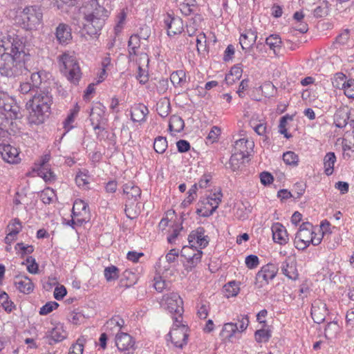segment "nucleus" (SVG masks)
Here are the masks:
<instances>
[{"label": "nucleus", "mask_w": 354, "mask_h": 354, "mask_svg": "<svg viewBox=\"0 0 354 354\" xmlns=\"http://www.w3.org/2000/svg\"><path fill=\"white\" fill-rule=\"evenodd\" d=\"M153 281V287L160 292H162L168 286V282L160 275H156Z\"/></svg>", "instance_id": "nucleus-55"}, {"label": "nucleus", "mask_w": 354, "mask_h": 354, "mask_svg": "<svg viewBox=\"0 0 354 354\" xmlns=\"http://www.w3.org/2000/svg\"><path fill=\"white\" fill-rule=\"evenodd\" d=\"M171 110L170 102L168 100L160 102L157 104V111L162 118L167 117Z\"/></svg>", "instance_id": "nucleus-53"}, {"label": "nucleus", "mask_w": 354, "mask_h": 354, "mask_svg": "<svg viewBox=\"0 0 354 354\" xmlns=\"http://www.w3.org/2000/svg\"><path fill=\"white\" fill-rule=\"evenodd\" d=\"M255 340L259 342H267L271 337L270 331L266 329H259L254 333Z\"/></svg>", "instance_id": "nucleus-51"}, {"label": "nucleus", "mask_w": 354, "mask_h": 354, "mask_svg": "<svg viewBox=\"0 0 354 354\" xmlns=\"http://www.w3.org/2000/svg\"><path fill=\"white\" fill-rule=\"evenodd\" d=\"M283 160L286 165L292 167H297L299 163V156L291 151L283 153Z\"/></svg>", "instance_id": "nucleus-47"}, {"label": "nucleus", "mask_w": 354, "mask_h": 354, "mask_svg": "<svg viewBox=\"0 0 354 354\" xmlns=\"http://www.w3.org/2000/svg\"><path fill=\"white\" fill-rule=\"evenodd\" d=\"M15 285L19 292L27 295L32 292L35 287L30 279L24 275L15 277Z\"/></svg>", "instance_id": "nucleus-24"}, {"label": "nucleus", "mask_w": 354, "mask_h": 354, "mask_svg": "<svg viewBox=\"0 0 354 354\" xmlns=\"http://www.w3.org/2000/svg\"><path fill=\"white\" fill-rule=\"evenodd\" d=\"M315 234L313 225L309 222L303 223L294 239L295 247L298 250H304L310 244L312 235Z\"/></svg>", "instance_id": "nucleus-9"}, {"label": "nucleus", "mask_w": 354, "mask_h": 354, "mask_svg": "<svg viewBox=\"0 0 354 354\" xmlns=\"http://www.w3.org/2000/svg\"><path fill=\"white\" fill-rule=\"evenodd\" d=\"M292 120V117L289 115L288 114H287V115L281 117L279 120V132L281 134H283L284 136V137L286 138L287 139H289V138H292V136L291 133H288V131L286 129L288 121Z\"/></svg>", "instance_id": "nucleus-42"}, {"label": "nucleus", "mask_w": 354, "mask_h": 354, "mask_svg": "<svg viewBox=\"0 0 354 354\" xmlns=\"http://www.w3.org/2000/svg\"><path fill=\"white\" fill-rule=\"evenodd\" d=\"M224 288L227 297L236 296L240 290L239 283L235 281L228 282L225 285Z\"/></svg>", "instance_id": "nucleus-48"}, {"label": "nucleus", "mask_w": 354, "mask_h": 354, "mask_svg": "<svg viewBox=\"0 0 354 354\" xmlns=\"http://www.w3.org/2000/svg\"><path fill=\"white\" fill-rule=\"evenodd\" d=\"M1 96L0 100V111L3 113H6L12 119L15 120L19 118V106L17 104L15 100L10 97L7 93H0Z\"/></svg>", "instance_id": "nucleus-13"}, {"label": "nucleus", "mask_w": 354, "mask_h": 354, "mask_svg": "<svg viewBox=\"0 0 354 354\" xmlns=\"http://www.w3.org/2000/svg\"><path fill=\"white\" fill-rule=\"evenodd\" d=\"M50 153L43 155L38 163H35V171H37V175L42 178L46 183H51L55 181L56 175L52 171L49 162L50 160Z\"/></svg>", "instance_id": "nucleus-10"}, {"label": "nucleus", "mask_w": 354, "mask_h": 354, "mask_svg": "<svg viewBox=\"0 0 354 354\" xmlns=\"http://www.w3.org/2000/svg\"><path fill=\"white\" fill-rule=\"evenodd\" d=\"M148 113L149 109L145 105L143 104H138L131 109V118L133 122H144Z\"/></svg>", "instance_id": "nucleus-28"}, {"label": "nucleus", "mask_w": 354, "mask_h": 354, "mask_svg": "<svg viewBox=\"0 0 354 354\" xmlns=\"http://www.w3.org/2000/svg\"><path fill=\"white\" fill-rule=\"evenodd\" d=\"M15 249L19 252L21 256L32 254L34 248L31 245H25L24 243H18L16 244Z\"/></svg>", "instance_id": "nucleus-57"}, {"label": "nucleus", "mask_w": 354, "mask_h": 354, "mask_svg": "<svg viewBox=\"0 0 354 354\" xmlns=\"http://www.w3.org/2000/svg\"><path fill=\"white\" fill-rule=\"evenodd\" d=\"M243 68L241 64L233 66L226 75L225 80L227 84L232 85L239 80L242 76Z\"/></svg>", "instance_id": "nucleus-30"}, {"label": "nucleus", "mask_w": 354, "mask_h": 354, "mask_svg": "<svg viewBox=\"0 0 354 354\" xmlns=\"http://www.w3.org/2000/svg\"><path fill=\"white\" fill-rule=\"evenodd\" d=\"M257 39V33L254 30H246L242 33L239 38V44L243 50H245L252 47L256 42Z\"/></svg>", "instance_id": "nucleus-25"}, {"label": "nucleus", "mask_w": 354, "mask_h": 354, "mask_svg": "<svg viewBox=\"0 0 354 354\" xmlns=\"http://www.w3.org/2000/svg\"><path fill=\"white\" fill-rule=\"evenodd\" d=\"M55 37L59 44L65 46L72 40L71 28L64 23H60L55 29Z\"/></svg>", "instance_id": "nucleus-19"}, {"label": "nucleus", "mask_w": 354, "mask_h": 354, "mask_svg": "<svg viewBox=\"0 0 354 354\" xmlns=\"http://www.w3.org/2000/svg\"><path fill=\"white\" fill-rule=\"evenodd\" d=\"M306 185L303 183H297L294 185L292 190L293 198L295 199L300 198L304 194Z\"/></svg>", "instance_id": "nucleus-62"}, {"label": "nucleus", "mask_w": 354, "mask_h": 354, "mask_svg": "<svg viewBox=\"0 0 354 354\" xmlns=\"http://www.w3.org/2000/svg\"><path fill=\"white\" fill-rule=\"evenodd\" d=\"M245 158L243 155L232 153L229 160L230 168L233 171L239 170L241 165L243 163Z\"/></svg>", "instance_id": "nucleus-41"}, {"label": "nucleus", "mask_w": 354, "mask_h": 354, "mask_svg": "<svg viewBox=\"0 0 354 354\" xmlns=\"http://www.w3.org/2000/svg\"><path fill=\"white\" fill-rule=\"evenodd\" d=\"M165 306L171 315L175 324L183 322V301L180 295L176 292H171L164 297Z\"/></svg>", "instance_id": "nucleus-8"}, {"label": "nucleus", "mask_w": 354, "mask_h": 354, "mask_svg": "<svg viewBox=\"0 0 354 354\" xmlns=\"http://www.w3.org/2000/svg\"><path fill=\"white\" fill-rule=\"evenodd\" d=\"M330 3L328 0H323L319 6H317L312 13L315 18H322L328 15Z\"/></svg>", "instance_id": "nucleus-38"}, {"label": "nucleus", "mask_w": 354, "mask_h": 354, "mask_svg": "<svg viewBox=\"0 0 354 354\" xmlns=\"http://www.w3.org/2000/svg\"><path fill=\"white\" fill-rule=\"evenodd\" d=\"M55 196V194L54 190L49 187L44 189L41 194V201L45 204H50Z\"/></svg>", "instance_id": "nucleus-61"}, {"label": "nucleus", "mask_w": 354, "mask_h": 354, "mask_svg": "<svg viewBox=\"0 0 354 354\" xmlns=\"http://www.w3.org/2000/svg\"><path fill=\"white\" fill-rule=\"evenodd\" d=\"M20 94L24 95H29L30 98H32L34 94L36 93V90L32 86L30 82L21 83L18 88Z\"/></svg>", "instance_id": "nucleus-52"}, {"label": "nucleus", "mask_w": 354, "mask_h": 354, "mask_svg": "<svg viewBox=\"0 0 354 354\" xmlns=\"http://www.w3.org/2000/svg\"><path fill=\"white\" fill-rule=\"evenodd\" d=\"M123 194L127 195L129 201H137L140 198L141 189L133 183L129 182L122 186Z\"/></svg>", "instance_id": "nucleus-27"}, {"label": "nucleus", "mask_w": 354, "mask_h": 354, "mask_svg": "<svg viewBox=\"0 0 354 354\" xmlns=\"http://www.w3.org/2000/svg\"><path fill=\"white\" fill-rule=\"evenodd\" d=\"M245 263L248 268L254 269L259 266V259L257 255L250 254L246 257Z\"/></svg>", "instance_id": "nucleus-64"}, {"label": "nucleus", "mask_w": 354, "mask_h": 354, "mask_svg": "<svg viewBox=\"0 0 354 354\" xmlns=\"http://www.w3.org/2000/svg\"><path fill=\"white\" fill-rule=\"evenodd\" d=\"M44 8L39 5L25 6L17 17L20 27L26 30H36L43 24Z\"/></svg>", "instance_id": "nucleus-5"}, {"label": "nucleus", "mask_w": 354, "mask_h": 354, "mask_svg": "<svg viewBox=\"0 0 354 354\" xmlns=\"http://www.w3.org/2000/svg\"><path fill=\"white\" fill-rule=\"evenodd\" d=\"M46 336L48 339L49 344L52 345L65 339L67 337V333L64 329V324L57 323L47 332Z\"/></svg>", "instance_id": "nucleus-18"}, {"label": "nucleus", "mask_w": 354, "mask_h": 354, "mask_svg": "<svg viewBox=\"0 0 354 354\" xmlns=\"http://www.w3.org/2000/svg\"><path fill=\"white\" fill-rule=\"evenodd\" d=\"M164 24L167 28L169 37L179 35L184 30V24L182 19L172 14L167 13L164 19Z\"/></svg>", "instance_id": "nucleus-16"}, {"label": "nucleus", "mask_w": 354, "mask_h": 354, "mask_svg": "<svg viewBox=\"0 0 354 354\" xmlns=\"http://www.w3.org/2000/svg\"><path fill=\"white\" fill-rule=\"evenodd\" d=\"M104 3V0H89L82 8L84 29L90 36L100 35L109 17L110 12Z\"/></svg>", "instance_id": "nucleus-2"}, {"label": "nucleus", "mask_w": 354, "mask_h": 354, "mask_svg": "<svg viewBox=\"0 0 354 354\" xmlns=\"http://www.w3.org/2000/svg\"><path fill=\"white\" fill-rule=\"evenodd\" d=\"M133 338L127 333H118L115 336V344L124 354H133L136 348Z\"/></svg>", "instance_id": "nucleus-15"}, {"label": "nucleus", "mask_w": 354, "mask_h": 354, "mask_svg": "<svg viewBox=\"0 0 354 354\" xmlns=\"http://www.w3.org/2000/svg\"><path fill=\"white\" fill-rule=\"evenodd\" d=\"M105 106L101 103L95 104L90 113V121L95 131L104 130L102 124H104L106 122L105 118Z\"/></svg>", "instance_id": "nucleus-14"}, {"label": "nucleus", "mask_w": 354, "mask_h": 354, "mask_svg": "<svg viewBox=\"0 0 354 354\" xmlns=\"http://www.w3.org/2000/svg\"><path fill=\"white\" fill-rule=\"evenodd\" d=\"M75 183L79 187H84L89 184V176L87 170L80 171L75 176Z\"/></svg>", "instance_id": "nucleus-45"}, {"label": "nucleus", "mask_w": 354, "mask_h": 354, "mask_svg": "<svg viewBox=\"0 0 354 354\" xmlns=\"http://www.w3.org/2000/svg\"><path fill=\"white\" fill-rule=\"evenodd\" d=\"M59 62L64 66L62 70L67 80L74 85H77L82 73L76 57L68 53H64L59 57Z\"/></svg>", "instance_id": "nucleus-6"}, {"label": "nucleus", "mask_w": 354, "mask_h": 354, "mask_svg": "<svg viewBox=\"0 0 354 354\" xmlns=\"http://www.w3.org/2000/svg\"><path fill=\"white\" fill-rule=\"evenodd\" d=\"M9 232L17 236L21 230V223L18 218L13 219L8 226Z\"/></svg>", "instance_id": "nucleus-59"}, {"label": "nucleus", "mask_w": 354, "mask_h": 354, "mask_svg": "<svg viewBox=\"0 0 354 354\" xmlns=\"http://www.w3.org/2000/svg\"><path fill=\"white\" fill-rule=\"evenodd\" d=\"M349 119L348 112L344 110H338L334 115V122L337 128L342 129L347 124Z\"/></svg>", "instance_id": "nucleus-37"}, {"label": "nucleus", "mask_w": 354, "mask_h": 354, "mask_svg": "<svg viewBox=\"0 0 354 354\" xmlns=\"http://www.w3.org/2000/svg\"><path fill=\"white\" fill-rule=\"evenodd\" d=\"M126 17L127 14L124 10H122L117 16L116 24L114 27V32L115 35H118L122 32L125 23Z\"/></svg>", "instance_id": "nucleus-50"}, {"label": "nucleus", "mask_w": 354, "mask_h": 354, "mask_svg": "<svg viewBox=\"0 0 354 354\" xmlns=\"http://www.w3.org/2000/svg\"><path fill=\"white\" fill-rule=\"evenodd\" d=\"M140 40L141 39L138 37V34H133L130 37L128 41V50L131 57L139 54Z\"/></svg>", "instance_id": "nucleus-35"}, {"label": "nucleus", "mask_w": 354, "mask_h": 354, "mask_svg": "<svg viewBox=\"0 0 354 354\" xmlns=\"http://www.w3.org/2000/svg\"><path fill=\"white\" fill-rule=\"evenodd\" d=\"M53 97L48 90L41 92L37 91L32 98L28 100L27 106L31 108L29 114V122L31 124H42L50 112Z\"/></svg>", "instance_id": "nucleus-4"}, {"label": "nucleus", "mask_w": 354, "mask_h": 354, "mask_svg": "<svg viewBox=\"0 0 354 354\" xmlns=\"http://www.w3.org/2000/svg\"><path fill=\"white\" fill-rule=\"evenodd\" d=\"M167 141L165 137L158 136L153 142V149L158 153H163L167 148Z\"/></svg>", "instance_id": "nucleus-43"}, {"label": "nucleus", "mask_w": 354, "mask_h": 354, "mask_svg": "<svg viewBox=\"0 0 354 354\" xmlns=\"http://www.w3.org/2000/svg\"><path fill=\"white\" fill-rule=\"evenodd\" d=\"M336 161L337 158L334 152H328L326 153L323 160L324 173L326 175L330 176L333 174Z\"/></svg>", "instance_id": "nucleus-31"}, {"label": "nucleus", "mask_w": 354, "mask_h": 354, "mask_svg": "<svg viewBox=\"0 0 354 354\" xmlns=\"http://www.w3.org/2000/svg\"><path fill=\"white\" fill-rule=\"evenodd\" d=\"M296 264V261L290 257L286 258V260L282 262L281 266L282 273L290 279H297L299 274Z\"/></svg>", "instance_id": "nucleus-21"}, {"label": "nucleus", "mask_w": 354, "mask_h": 354, "mask_svg": "<svg viewBox=\"0 0 354 354\" xmlns=\"http://www.w3.org/2000/svg\"><path fill=\"white\" fill-rule=\"evenodd\" d=\"M30 55L23 37L9 33L0 40V75L15 77L26 75Z\"/></svg>", "instance_id": "nucleus-1"}, {"label": "nucleus", "mask_w": 354, "mask_h": 354, "mask_svg": "<svg viewBox=\"0 0 354 354\" xmlns=\"http://www.w3.org/2000/svg\"><path fill=\"white\" fill-rule=\"evenodd\" d=\"M31 85L36 90L41 92L48 90L46 81V74L44 71H38L33 73L30 76Z\"/></svg>", "instance_id": "nucleus-23"}, {"label": "nucleus", "mask_w": 354, "mask_h": 354, "mask_svg": "<svg viewBox=\"0 0 354 354\" xmlns=\"http://www.w3.org/2000/svg\"><path fill=\"white\" fill-rule=\"evenodd\" d=\"M277 267L273 263L263 266L256 275V286L261 288L268 285L277 275Z\"/></svg>", "instance_id": "nucleus-12"}, {"label": "nucleus", "mask_w": 354, "mask_h": 354, "mask_svg": "<svg viewBox=\"0 0 354 354\" xmlns=\"http://www.w3.org/2000/svg\"><path fill=\"white\" fill-rule=\"evenodd\" d=\"M185 127V122L183 118L178 115H174L171 116L169 123V129L175 133L181 132Z\"/></svg>", "instance_id": "nucleus-36"}, {"label": "nucleus", "mask_w": 354, "mask_h": 354, "mask_svg": "<svg viewBox=\"0 0 354 354\" xmlns=\"http://www.w3.org/2000/svg\"><path fill=\"white\" fill-rule=\"evenodd\" d=\"M347 77L344 73H337L333 81V85L334 87L337 88L343 89V86H344L345 83L346 82H347Z\"/></svg>", "instance_id": "nucleus-56"}, {"label": "nucleus", "mask_w": 354, "mask_h": 354, "mask_svg": "<svg viewBox=\"0 0 354 354\" xmlns=\"http://www.w3.org/2000/svg\"><path fill=\"white\" fill-rule=\"evenodd\" d=\"M13 120L14 119L0 111V136L5 137L7 133L10 134V131H13Z\"/></svg>", "instance_id": "nucleus-29"}, {"label": "nucleus", "mask_w": 354, "mask_h": 354, "mask_svg": "<svg viewBox=\"0 0 354 354\" xmlns=\"http://www.w3.org/2000/svg\"><path fill=\"white\" fill-rule=\"evenodd\" d=\"M179 9L181 13L185 16L194 15L196 12L197 8L194 4H190L189 2L180 4Z\"/></svg>", "instance_id": "nucleus-54"}, {"label": "nucleus", "mask_w": 354, "mask_h": 354, "mask_svg": "<svg viewBox=\"0 0 354 354\" xmlns=\"http://www.w3.org/2000/svg\"><path fill=\"white\" fill-rule=\"evenodd\" d=\"M273 241L280 245H285L288 243V234L286 227L280 223H275L271 227Z\"/></svg>", "instance_id": "nucleus-20"}, {"label": "nucleus", "mask_w": 354, "mask_h": 354, "mask_svg": "<svg viewBox=\"0 0 354 354\" xmlns=\"http://www.w3.org/2000/svg\"><path fill=\"white\" fill-rule=\"evenodd\" d=\"M205 232L203 227L193 230L188 236L189 246H184L181 250V255L187 259L185 267L188 271L192 270L201 261L203 254L201 249L209 243L208 236L205 235Z\"/></svg>", "instance_id": "nucleus-3"}, {"label": "nucleus", "mask_w": 354, "mask_h": 354, "mask_svg": "<svg viewBox=\"0 0 354 354\" xmlns=\"http://www.w3.org/2000/svg\"><path fill=\"white\" fill-rule=\"evenodd\" d=\"M266 44L269 46L276 55L281 48L282 41L278 34H272L266 37Z\"/></svg>", "instance_id": "nucleus-34"}, {"label": "nucleus", "mask_w": 354, "mask_h": 354, "mask_svg": "<svg viewBox=\"0 0 354 354\" xmlns=\"http://www.w3.org/2000/svg\"><path fill=\"white\" fill-rule=\"evenodd\" d=\"M183 230V226L181 224H176L172 226V230L170 232V234L167 236V241L169 243H174L176 238L178 236L180 231Z\"/></svg>", "instance_id": "nucleus-58"}, {"label": "nucleus", "mask_w": 354, "mask_h": 354, "mask_svg": "<svg viewBox=\"0 0 354 354\" xmlns=\"http://www.w3.org/2000/svg\"><path fill=\"white\" fill-rule=\"evenodd\" d=\"M223 194L221 191L211 193L206 197L201 198L196 204V213L201 217L212 216L221 203Z\"/></svg>", "instance_id": "nucleus-7"}, {"label": "nucleus", "mask_w": 354, "mask_h": 354, "mask_svg": "<svg viewBox=\"0 0 354 354\" xmlns=\"http://www.w3.org/2000/svg\"><path fill=\"white\" fill-rule=\"evenodd\" d=\"M343 90L348 98H354V80L348 79L343 86Z\"/></svg>", "instance_id": "nucleus-63"}, {"label": "nucleus", "mask_w": 354, "mask_h": 354, "mask_svg": "<svg viewBox=\"0 0 354 354\" xmlns=\"http://www.w3.org/2000/svg\"><path fill=\"white\" fill-rule=\"evenodd\" d=\"M339 330V326L337 322H330L328 323L324 329V335L327 339H331L334 337L337 333Z\"/></svg>", "instance_id": "nucleus-49"}, {"label": "nucleus", "mask_w": 354, "mask_h": 354, "mask_svg": "<svg viewBox=\"0 0 354 354\" xmlns=\"http://www.w3.org/2000/svg\"><path fill=\"white\" fill-rule=\"evenodd\" d=\"M79 111L80 107L77 104H76L73 109H70L69 113L63 122V128L66 133L70 131L74 128L75 126L73 125V123L75 122V120L77 116Z\"/></svg>", "instance_id": "nucleus-32"}, {"label": "nucleus", "mask_w": 354, "mask_h": 354, "mask_svg": "<svg viewBox=\"0 0 354 354\" xmlns=\"http://www.w3.org/2000/svg\"><path fill=\"white\" fill-rule=\"evenodd\" d=\"M175 324L174 322L173 328L169 333L168 335L171 343L176 348H183L187 344L189 334L187 333V327L183 324L182 322Z\"/></svg>", "instance_id": "nucleus-11"}, {"label": "nucleus", "mask_w": 354, "mask_h": 354, "mask_svg": "<svg viewBox=\"0 0 354 354\" xmlns=\"http://www.w3.org/2000/svg\"><path fill=\"white\" fill-rule=\"evenodd\" d=\"M254 143L245 138H241L234 142L233 153L243 155V157L248 158L252 151Z\"/></svg>", "instance_id": "nucleus-22"}, {"label": "nucleus", "mask_w": 354, "mask_h": 354, "mask_svg": "<svg viewBox=\"0 0 354 354\" xmlns=\"http://www.w3.org/2000/svg\"><path fill=\"white\" fill-rule=\"evenodd\" d=\"M59 304L56 301H48L39 309V314L41 315H46L51 313L53 310L56 309Z\"/></svg>", "instance_id": "nucleus-60"}, {"label": "nucleus", "mask_w": 354, "mask_h": 354, "mask_svg": "<svg viewBox=\"0 0 354 354\" xmlns=\"http://www.w3.org/2000/svg\"><path fill=\"white\" fill-rule=\"evenodd\" d=\"M0 302L3 309L8 313L12 312L15 308V305L11 300H9V296L6 292H0Z\"/></svg>", "instance_id": "nucleus-44"}, {"label": "nucleus", "mask_w": 354, "mask_h": 354, "mask_svg": "<svg viewBox=\"0 0 354 354\" xmlns=\"http://www.w3.org/2000/svg\"><path fill=\"white\" fill-rule=\"evenodd\" d=\"M349 39V30L348 29L344 30L335 39L333 44V47L337 48L339 46L346 45Z\"/></svg>", "instance_id": "nucleus-46"}, {"label": "nucleus", "mask_w": 354, "mask_h": 354, "mask_svg": "<svg viewBox=\"0 0 354 354\" xmlns=\"http://www.w3.org/2000/svg\"><path fill=\"white\" fill-rule=\"evenodd\" d=\"M120 270L115 266L106 267L104 270V275L108 282L115 281L119 277Z\"/></svg>", "instance_id": "nucleus-40"}, {"label": "nucleus", "mask_w": 354, "mask_h": 354, "mask_svg": "<svg viewBox=\"0 0 354 354\" xmlns=\"http://www.w3.org/2000/svg\"><path fill=\"white\" fill-rule=\"evenodd\" d=\"M0 153L2 158L8 163L17 164L21 160L18 149L10 144L1 143Z\"/></svg>", "instance_id": "nucleus-17"}, {"label": "nucleus", "mask_w": 354, "mask_h": 354, "mask_svg": "<svg viewBox=\"0 0 354 354\" xmlns=\"http://www.w3.org/2000/svg\"><path fill=\"white\" fill-rule=\"evenodd\" d=\"M237 324L227 322L223 324L220 332L219 336L222 341L225 342H232V339L236 332H238Z\"/></svg>", "instance_id": "nucleus-26"}, {"label": "nucleus", "mask_w": 354, "mask_h": 354, "mask_svg": "<svg viewBox=\"0 0 354 354\" xmlns=\"http://www.w3.org/2000/svg\"><path fill=\"white\" fill-rule=\"evenodd\" d=\"M170 81L175 88L183 87L187 82L186 73L183 70H178L171 73Z\"/></svg>", "instance_id": "nucleus-33"}, {"label": "nucleus", "mask_w": 354, "mask_h": 354, "mask_svg": "<svg viewBox=\"0 0 354 354\" xmlns=\"http://www.w3.org/2000/svg\"><path fill=\"white\" fill-rule=\"evenodd\" d=\"M88 212V205L81 199H77L74 202L72 209V214L73 216H78L82 213L86 214Z\"/></svg>", "instance_id": "nucleus-39"}]
</instances>
